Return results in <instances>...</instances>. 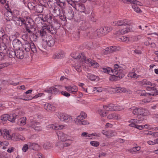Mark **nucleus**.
I'll return each instance as SVG.
<instances>
[{
  "instance_id": "1",
  "label": "nucleus",
  "mask_w": 158,
  "mask_h": 158,
  "mask_svg": "<svg viewBox=\"0 0 158 158\" xmlns=\"http://www.w3.org/2000/svg\"><path fill=\"white\" fill-rule=\"evenodd\" d=\"M56 32V27L52 25L44 26L34 35V36L36 37L35 38V41L37 39V38H38L43 41L46 42L49 46H53L54 44L55 41L52 36L48 33L55 35Z\"/></svg>"
},
{
  "instance_id": "2",
  "label": "nucleus",
  "mask_w": 158,
  "mask_h": 158,
  "mask_svg": "<svg viewBox=\"0 0 158 158\" xmlns=\"http://www.w3.org/2000/svg\"><path fill=\"white\" fill-rule=\"evenodd\" d=\"M124 69L121 64H115L114 69H112L109 67L102 68L100 69L102 72L111 75L110 79L112 81H116L123 77L124 76Z\"/></svg>"
},
{
  "instance_id": "3",
  "label": "nucleus",
  "mask_w": 158,
  "mask_h": 158,
  "mask_svg": "<svg viewBox=\"0 0 158 158\" xmlns=\"http://www.w3.org/2000/svg\"><path fill=\"white\" fill-rule=\"evenodd\" d=\"M131 20L127 19H121L117 21H115L111 23V25L114 26H126L127 25L128 27L121 30H120L115 32V34L117 36H119L121 35L124 34L131 31V28L130 27L132 24Z\"/></svg>"
},
{
  "instance_id": "4",
  "label": "nucleus",
  "mask_w": 158,
  "mask_h": 158,
  "mask_svg": "<svg viewBox=\"0 0 158 158\" xmlns=\"http://www.w3.org/2000/svg\"><path fill=\"white\" fill-rule=\"evenodd\" d=\"M71 55L72 57L74 59H81V61H84L87 64H90L94 68L98 67L99 66V64L95 61L92 60L91 59L86 58L83 52H80L78 51H75L73 52Z\"/></svg>"
},
{
  "instance_id": "5",
  "label": "nucleus",
  "mask_w": 158,
  "mask_h": 158,
  "mask_svg": "<svg viewBox=\"0 0 158 158\" xmlns=\"http://www.w3.org/2000/svg\"><path fill=\"white\" fill-rule=\"evenodd\" d=\"M129 110L130 111H131L134 114L138 115L146 116L148 114V110L143 108H138L134 106L129 108Z\"/></svg>"
},
{
  "instance_id": "6",
  "label": "nucleus",
  "mask_w": 158,
  "mask_h": 158,
  "mask_svg": "<svg viewBox=\"0 0 158 158\" xmlns=\"http://www.w3.org/2000/svg\"><path fill=\"white\" fill-rule=\"evenodd\" d=\"M100 48L101 47L96 44H94L93 42H85L81 46H80L79 48L80 49H100Z\"/></svg>"
},
{
  "instance_id": "7",
  "label": "nucleus",
  "mask_w": 158,
  "mask_h": 158,
  "mask_svg": "<svg viewBox=\"0 0 158 158\" xmlns=\"http://www.w3.org/2000/svg\"><path fill=\"white\" fill-rule=\"evenodd\" d=\"M74 7L77 10L81 12L84 13L86 15H89L91 12L89 8H86L85 5L81 3L75 4Z\"/></svg>"
},
{
  "instance_id": "8",
  "label": "nucleus",
  "mask_w": 158,
  "mask_h": 158,
  "mask_svg": "<svg viewBox=\"0 0 158 158\" xmlns=\"http://www.w3.org/2000/svg\"><path fill=\"white\" fill-rule=\"evenodd\" d=\"M18 115L15 114H10L9 115L7 114H3L0 117V119L2 120L6 121L7 120L12 122H14Z\"/></svg>"
},
{
  "instance_id": "9",
  "label": "nucleus",
  "mask_w": 158,
  "mask_h": 158,
  "mask_svg": "<svg viewBox=\"0 0 158 158\" xmlns=\"http://www.w3.org/2000/svg\"><path fill=\"white\" fill-rule=\"evenodd\" d=\"M58 117L61 121L66 123H71L73 120L72 117L66 114L60 113Z\"/></svg>"
},
{
  "instance_id": "10",
  "label": "nucleus",
  "mask_w": 158,
  "mask_h": 158,
  "mask_svg": "<svg viewBox=\"0 0 158 158\" xmlns=\"http://www.w3.org/2000/svg\"><path fill=\"white\" fill-rule=\"evenodd\" d=\"M62 13L64 14L67 19H71L73 17L74 13L73 9L70 7H66L64 10H63Z\"/></svg>"
},
{
  "instance_id": "11",
  "label": "nucleus",
  "mask_w": 158,
  "mask_h": 158,
  "mask_svg": "<svg viewBox=\"0 0 158 158\" xmlns=\"http://www.w3.org/2000/svg\"><path fill=\"white\" fill-rule=\"evenodd\" d=\"M59 141L61 142H64L67 140H70V137L68 135L66 134L63 132L58 131L56 132Z\"/></svg>"
},
{
  "instance_id": "12",
  "label": "nucleus",
  "mask_w": 158,
  "mask_h": 158,
  "mask_svg": "<svg viewBox=\"0 0 158 158\" xmlns=\"http://www.w3.org/2000/svg\"><path fill=\"white\" fill-rule=\"evenodd\" d=\"M110 91L113 93H126L128 92V90L125 88H122L119 85L113 86L110 89Z\"/></svg>"
},
{
  "instance_id": "13",
  "label": "nucleus",
  "mask_w": 158,
  "mask_h": 158,
  "mask_svg": "<svg viewBox=\"0 0 158 158\" xmlns=\"http://www.w3.org/2000/svg\"><path fill=\"white\" fill-rule=\"evenodd\" d=\"M34 22L33 20L31 18L28 21V23L25 26V28L26 31L29 34H32L33 33L32 30L34 27Z\"/></svg>"
},
{
  "instance_id": "14",
  "label": "nucleus",
  "mask_w": 158,
  "mask_h": 158,
  "mask_svg": "<svg viewBox=\"0 0 158 158\" xmlns=\"http://www.w3.org/2000/svg\"><path fill=\"white\" fill-rule=\"evenodd\" d=\"M142 85L146 87L148 90L149 91L153 89L155 86V85L152 84L150 81H149L146 79H144L141 81Z\"/></svg>"
},
{
  "instance_id": "15",
  "label": "nucleus",
  "mask_w": 158,
  "mask_h": 158,
  "mask_svg": "<svg viewBox=\"0 0 158 158\" xmlns=\"http://www.w3.org/2000/svg\"><path fill=\"white\" fill-rule=\"evenodd\" d=\"M54 19L51 14H48L43 15L41 19L44 22H47L51 24L54 21Z\"/></svg>"
},
{
  "instance_id": "16",
  "label": "nucleus",
  "mask_w": 158,
  "mask_h": 158,
  "mask_svg": "<svg viewBox=\"0 0 158 158\" xmlns=\"http://www.w3.org/2000/svg\"><path fill=\"white\" fill-rule=\"evenodd\" d=\"M56 86L58 87V88H56L55 87H52L45 90V91L46 92L49 94H60L59 89H60L61 88H62L63 87L57 86Z\"/></svg>"
},
{
  "instance_id": "17",
  "label": "nucleus",
  "mask_w": 158,
  "mask_h": 158,
  "mask_svg": "<svg viewBox=\"0 0 158 158\" xmlns=\"http://www.w3.org/2000/svg\"><path fill=\"white\" fill-rule=\"evenodd\" d=\"M86 114L84 112H81L80 114L75 118V123L77 125H79L83 119L86 117Z\"/></svg>"
},
{
  "instance_id": "18",
  "label": "nucleus",
  "mask_w": 158,
  "mask_h": 158,
  "mask_svg": "<svg viewBox=\"0 0 158 158\" xmlns=\"http://www.w3.org/2000/svg\"><path fill=\"white\" fill-rule=\"evenodd\" d=\"M112 30V27H101L98 31V33H100L103 35H105L110 32Z\"/></svg>"
},
{
  "instance_id": "19",
  "label": "nucleus",
  "mask_w": 158,
  "mask_h": 158,
  "mask_svg": "<svg viewBox=\"0 0 158 158\" xmlns=\"http://www.w3.org/2000/svg\"><path fill=\"white\" fill-rule=\"evenodd\" d=\"M13 45L14 49H20L22 48L23 44L22 42L17 39H15L13 40Z\"/></svg>"
},
{
  "instance_id": "20",
  "label": "nucleus",
  "mask_w": 158,
  "mask_h": 158,
  "mask_svg": "<svg viewBox=\"0 0 158 158\" xmlns=\"http://www.w3.org/2000/svg\"><path fill=\"white\" fill-rule=\"evenodd\" d=\"M65 89L70 93L74 94L76 93L78 89L77 87L74 85H69L65 86Z\"/></svg>"
},
{
  "instance_id": "21",
  "label": "nucleus",
  "mask_w": 158,
  "mask_h": 158,
  "mask_svg": "<svg viewBox=\"0 0 158 158\" xmlns=\"http://www.w3.org/2000/svg\"><path fill=\"white\" fill-rule=\"evenodd\" d=\"M90 27V24L88 21L83 20L80 22V28L82 30H85Z\"/></svg>"
},
{
  "instance_id": "22",
  "label": "nucleus",
  "mask_w": 158,
  "mask_h": 158,
  "mask_svg": "<svg viewBox=\"0 0 158 158\" xmlns=\"http://www.w3.org/2000/svg\"><path fill=\"white\" fill-rule=\"evenodd\" d=\"M144 118H143L142 119H132L129 121V122L130 123L129 126L131 127H135L137 124L140 123L141 121Z\"/></svg>"
},
{
  "instance_id": "23",
  "label": "nucleus",
  "mask_w": 158,
  "mask_h": 158,
  "mask_svg": "<svg viewBox=\"0 0 158 158\" xmlns=\"http://www.w3.org/2000/svg\"><path fill=\"white\" fill-rule=\"evenodd\" d=\"M2 135L4 138L7 140H10L11 139V136L10 134V132L9 130L6 129H3L1 131Z\"/></svg>"
},
{
  "instance_id": "24",
  "label": "nucleus",
  "mask_w": 158,
  "mask_h": 158,
  "mask_svg": "<svg viewBox=\"0 0 158 158\" xmlns=\"http://www.w3.org/2000/svg\"><path fill=\"white\" fill-rule=\"evenodd\" d=\"M64 56V52L62 51H60L55 53L53 56L52 58L54 59H59L63 58Z\"/></svg>"
},
{
  "instance_id": "25",
  "label": "nucleus",
  "mask_w": 158,
  "mask_h": 158,
  "mask_svg": "<svg viewBox=\"0 0 158 158\" xmlns=\"http://www.w3.org/2000/svg\"><path fill=\"white\" fill-rule=\"evenodd\" d=\"M26 17H24V18L22 17H16L15 18V20L16 24L20 26L21 27L23 26V23L24 22H25V20L26 19Z\"/></svg>"
},
{
  "instance_id": "26",
  "label": "nucleus",
  "mask_w": 158,
  "mask_h": 158,
  "mask_svg": "<svg viewBox=\"0 0 158 158\" xmlns=\"http://www.w3.org/2000/svg\"><path fill=\"white\" fill-rule=\"evenodd\" d=\"M101 132L103 134L108 137H112L115 135V133L113 131H107L105 130H103Z\"/></svg>"
},
{
  "instance_id": "27",
  "label": "nucleus",
  "mask_w": 158,
  "mask_h": 158,
  "mask_svg": "<svg viewBox=\"0 0 158 158\" xmlns=\"http://www.w3.org/2000/svg\"><path fill=\"white\" fill-rule=\"evenodd\" d=\"M44 95V94L43 93H38L36 95H35L33 97H32V96H30L28 97H26L24 98H20V99H23L25 101H28L29 100H31L33 98L35 99L38 98V97H40L43 95Z\"/></svg>"
},
{
  "instance_id": "28",
  "label": "nucleus",
  "mask_w": 158,
  "mask_h": 158,
  "mask_svg": "<svg viewBox=\"0 0 158 158\" xmlns=\"http://www.w3.org/2000/svg\"><path fill=\"white\" fill-rule=\"evenodd\" d=\"M16 57L20 59H23L24 56L23 50H15Z\"/></svg>"
},
{
  "instance_id": "29",
  "label": "nucleus",
  "mask_w": 158,
  "mask_h": 158,
  "mask_svg": "<svg viewBox=\"0 0 158 158\" xmlns=\"http://www.w3.org/2000/svg\"><path fill=\"white\" fill-rule=\"evenodd\" d=\"M29 146L30 149L34 150H37L40 148V145L37 143H29Z\"/></svg>"
},
{
  "instance_id": "30",
  "label": "nucleus",
  "mask_w": 158,
  "mask_h": 158,
  "mask_svg": "<svg viewBox=\"0 0 158 158\" xmlns=\"http://www.w3.org/2000/svg\"><path fill=\"white\" fill-rule=\"evenodd\" d=\"M43 105L44 109L48 111H53L55 109V107L50 104L45 103Z\"/></svg>"
},
{
  "instance_id": "31",
  "label": "nucleus",
  "mask_w": 158,
  "mask_h": 158,
  "mask_svg": "<svg viewBox=\"0 0 158 158\" xmlns=\"http://www.w3.org/2000/svg\"><path fill=\"white\" fill-rule=\"evenodd\" d=\"M36 2V1H33V2H28L27 4L28 8L30 10H35L37 5Z\"/></svg>"
},
{
  "instance_id": "32",
  "label": "nucleus",
  "mask_w": 158,
  "mask_h": 158,
  "mask_svg": "<svg viewBox=\"0 0 158 158\" xmlns=\"http://www.w3.org/2000/svg\"><path fill=\"white\" fill-rule=\"evenodd\" d=\"M44 6L41 4H38L36 5L35 10L38 13H41L43 12L44 10L43 6Z\"/></svg>"
},
{
  "instance_id": "33",
  "label": "nucleus",
  "mask_w": 158,
  "mask_h": 158,
  "mask_svg": "<svg viewBox=\"0 0 158 158\" xmlns=\"http://www.w3.org/2000/svg\"><path fill=\"white\" fill-rule=\"evenodd\" d=\"M52 13L55 17L58 16L60 15V10L58 7H56L53 10Z\"/></svg>"
},
{
  "instance_id": "34",
  "label": "nucleus",
  "mask_w": 158,
  "mask_h": 158,
  "mask_svg": "<svg viewBox=\"0 0 158 158\" xmlns=\"http://www.w3.org/2000/svg\"><path fill=\"white\" fill-rule=\"evenodd\" d=\"M114 106V104L112 103L103 106V108L106 110H113Z\"/></svg>"
},
{
  "instance_id": "35",
  "label": "nucleus",
  "mask_w": 158,
  "mask_h": 158,
  "mask_svg": "<svg viewBox=\"0 0 158 158\" xmlns=\"http://www.w3.org/2000/svg\"><path fill=\"white\" fill-rule=\"evenodd\" d=\"M26 117H23L19 119L18 122V124L21 126L25 125L26 123Z\"/></svg>"
},
{
  "instance_id": "36",
  "label": "nucleus",
  "mask_w": 158,
  "mask_h": 158,
  "mask_svg": "<svg viewBox=\"0 0 158 158\" xmlns=\"http://www.w3.org/2000/svg\"><path fill=\"white\" fill-rule=\"evenodd\" d=\"M1 39L2 41V43H5L8 44H9V41H10V37L9 36H8L6 34L2 37Z\"/></svg>"
},
{
  "instance_id": "37",
  "label": "nucleus",
  "mask_w": 158,
  "mask_h": 158,
  "mask_svg": "<svg viewBox=\"0 0 158 158\" xmlns=\"http://www.w3.org/2000/svg\"><path fill=\"white\" fill-rule=\"evenodd\" d=\"M4 15L7 21H10L12 20L13 12L9 13L8 11H6Z\"/></svg>"
},
{
  "instance_id": "38",
  "label": "nucleus",
  "mask_w": 158,
  "mask_h": 158,
  "mask_svg": "<svg viewBox=\"0 0 158 158\" xmlns=\"http://www.w3.org/2000/svg\"><path fill=\"white\" fill-rule=\"evenodd\" d=\"M6 52L7 54L9 53L8 56L10 58H14L16 56L15 50H7Z\"/></svg>"
},
{
  "instance_id": "39",
  "label": "nucleus",
  "mask_w": 158,
  "mask_h": 158,
  "mask_svg": "<svg viewBox=\"0 0 158 158\" xmlns=\"http://www.w3.org/2000/svg\"><path fill=\"white\" fill-rule=\"evenodd\" d=\"M127 76L129 77L137 78L139 77V75L136 74L134 71H132L129 73L127 75Z\"/></svg>"
},
{
  "instance_id": "40",
  "label": "nucleus",
  "mask_w": 158,
  "mask_h": 158,
  "mask_svg": "<svg viewBox=\"0 0 158 158\" xmlns=\"http://www.w3.org/2000/svg\"><path fill=\"white\" fill-rule=\"evenodd\" d=\"M43 147L46 149H49L53 147V145L51 143L47 142L44 143L43 145Z\"/></svg>"
},
{
  "instance_id": "41",
  "label": "nucleus",
  "mask_w": 158,
  "mask_h": 158,
  "mask_svg": "<svg viewBox=\"0 0 158 158\" xmlns=\"http://www.w3.org/2000/svg\"><path fill=\"white\" fill-rule=\"evenodd\" d=\"M121 48L118 46H111L106 47L103 48L102 49H120Z\"/></svg>"
},
{
  "instance_id": "42",
  "label": "nucleus",
  "mask_w": 158,
  "mask_h": 158,
  "mask_svg": "<svg viewBox=\"0 0 158 158\" xmlns=\"http://www.w3.org/2000/svg\"><path fill=\"white\" fill-rule=\"evenodd\" d=\"M82 90L89 94H93V91L92 90V87H89L88 88H85L84 87L82 88Z\"/></svg>"
},
{
  "instance_id": "43",
  "label": "nucleus",
  "mask_w": 158,
  "mask_h": 158,
  "mask_svg": "<svg viewBox=\"0 0 158 158\" xmlns=\"http://www.w3.org/2000/svg\"><path fill=\"white\" fill-rule=\"evenodd\" d=\"M139 93L140 94V96H154L155 95L154 94H150L147 93H146L145 92V91L144 90H142L141 91H140Z\"/></svg>"
},
{
  "instance_id": "44",
  "label": "nucleus",
  "mask_w": 158,
  "mask_h": 158,
  "mask_svg": "<svg viewBox=\"0 0 158 158\" xmlns=\"http://www.w3.org/2000/svg\"><path fill=\"white\" fill-rule=\"evenodd\" d=\"M132 8L134 10L138 13H141L142 11L139 7L136 5L133 4L132 5Z\"/></svg>"
},
{
  "instance_id": "45",
  "label": "nucleus",
  "mask_w": 158,
  "mask_h": 158,
  "mask_svg": "<svg viewBox=\"0 0 158 158\" xmlns=\"http://www.w3.org/2000/svg\"><path fill=\"white\" fill-rule=\"evenodd\" d=\"M124 109V107L122 106L116 105L114 104V111H119L122 110Z\"/></svg>"
},
{
  "instance_id": "46",
  "label": "nucleus",
  "mask_w": 158,
  "mask_h": 158,
  "mask_svg": "<svg viewBox=\"0 0 158 158\" xmlns=\"http://www.w3.org/2000/svg\"><path fill=\"white\" fill-rule=\"evenodd\" d=\"M6 54V50H0V60L4 59Z\"/></svg>"
},
{
  "instance_id": "47",
  "label": "nucleus",
  "mask_w": 158,
  "mask_h": 158,
  "mask_svg": "<svg viewBox=\"0 0 158 158\" xmlns=\"http://www.w3.org/2000/svg\"><path fill=\"white\" fill-rule=\"evenodd\" d=\"M87 78L91 81H95L97 79V77L90 73H88L87 75Z\"/></svg>"
},
{
  "instance_id": "48",
  "label": "nucleus",
  "mask_w": 158,
  "mask_h": 158,
  "mask_svg": "<svg viewBox=\"0 0 158 158\" xmlns=\"http://www.w3.org/2000/svg\"><path fill=\"white\" fill-rule=\"evenodd\" d=\"M56 3L57 4V5L60 7L62 11L63 10H64V9L65 7V3L62 2H60V1H58L56 2Z\"/></svg>"
},
{
  "instance_id": "49",
  "label": "nucleus",
  "mask_w": 158,
  "mask_h": 158,
  "mask_svg": "<svg viewBox=\"0 0 158 158\" xmlns=\"http://www.w3.org/2000/svg\"><path fill=\"white\" fill-rule=\"evenodd\" d=\"M140 149V147L139 146H136L130 150V152L131 153H134L135 152L139 151Z\"/></svg>"
},
{
  "instance_id": "50",
  "label": "nucleus",
  "mask_w": 158,
  "mask_h": 158,
  "mask_svg": "<svg viewBox=\"0 0 158 158\" xmlns=\"http://www.w3.org/2000/svg\"><path fill=\"white\" fill-rule=\"evenodd\" d=\"M30 43L27 41H25L24 44H23L22 48H24V49H30Z\"/></svg>"
},
{
  "instance_id": "51",
  "label": "nucleus",
  "mask_w": 158,
  "mask_h": 158,
  "mask_svg": "<svg viewBox=\"0 0 158 158\" xmlns=\"http://www.w3.org/2000/svg\"><path fill=\"white\" fill-rule=\"evenodd\" d=\"M40 124L39 123L37 122L35 120H31L30 123V126L34 128L37 125H39Z\"/></svg>"
},
{
  "instance_id": "52",
  "label": "nucleus",
  "mask_w": 158,
  "mask_h": 158,
  "mask_svg": "<svg viewBox=\"0 0 158 158\" xmlns=\"http://www.w3.org/2000/svg\"><path fill=\"white\" fill-rule=\"evenodd\" d=\"M40 4L42 5L44 7L47 6L48 4V0H37Z\"/></svg>"
},
{
  "instance_id": "53",
  "label": "nucleus",
  "mask_w": 158,
  "mask_h": 158,
  "mask_svg": "<svg viewBox=\"0 0 158 158\" xmlns=\"http://www.w3.org/2000/svg\"><path fill=\"white\" fill-rule=\"evenodd\" d=\"M104 90V89L102 87H95L92 88V90L93 92L94 91H97L98 92H101Z\"/></svg>"
},
{
  "instance_id": "54",
  "label": "nucleus",
  "mask_w": 158,
  "mask_h": 158,
  "mask_svg": "<svg viewBox=\"0 0 158 158\" xmlns=\"http://www.w3.org/2000/svg\"><path fill=\"white\" fill-rule=\"evenodd\" d=\"M66 126L65 125H58L56 124V130H61L65 128Z\"/></svg>"
},
{
  "instance_id": "55",
  "label": "nucleus",
  "mask_w": 158,
  "mask_h": 158,
  "mask_svg": "<svg viewBox=\"0 0 158 158\" xmlns=\"http://www.w3.org/2000/svg\"><path fill=\"white\" fill-rule=\"evenodd\" d=\"M98 113L101 116L105 117L106 116L107 113L106 111H104L102 110H98Z\"/></svg>"
},
{
  "instance_id": "56",
  "label": "nucleus",
  "mask_w": 158,
  "mask_h": 158,
  "mask_svg": "<svg viewBox=\"0 0 158 158\" xmlns=\"http://www.w3.org/2000/svg\"><path fill=\"white\" fill-rule=\"evenodd\" d=\"M29 143L28 144H24L22 148V151L23 152H27L29 149Z\"/></svg>"
},
{
  "instance_id": "57",
  "label": "nucleus",
  "mask_w": 158,
  "mask_h": 158,
  "mask_svg": "<svg viewBox=\"0 0 158 158\" xmlns=\"http://www.w3.org/2000/svg\"><path fill=\"white\" fill-rule=\"evenodd\" d=\"M18 136V134L16 133L13 134L11 136V139H11L14 141H18V138H17Z\"/></svg>"
},
{
  "instance_id": "58",
  "label": "nucleus",
  "mask_w": 158,
  "mask_h": 158,
  "mask_svg": "<svg viewBox=\"0 0 158 158\" xmlns=\"http://www.w3.org/2000/svg\"><path fill=\"white\" fill-rule=\"evenodd\" d=\"M63 142H58L56 143V146L60 149L63 148L64 146V144L62 143Z\"/></svg>"
},
{
  "instance_id": "59",
  "label": "nucleus",
  "mask_w": 158,
  "mask_h": 158,
  "mask_svg": "<svg viewBox=\"0 0 158 158\" xmlns=\"http://www.w3.org/2000/svg\"><path fill=\"white\" fill-rule=\"evenodd\" d=\"M119 38L122 41L126 43H128L130 40L129 39L125 36H122Z\"/></svg>"
},
{
  "instance_id": "60",
  "label": "nucleus",
  "mask_w": 158,
  "mask_h": 158,
  "mask_svg": "<svg viewBox=\"0 0 158 158\" xmlns=\"http://www.w3.org/2000/svg\"><path fill=\"white\" fill-rule=\"evenodd\" d=\"M131 3L133 4L136 5L137 6L138 5L140 6L142 5V3L141 2L136 0H132Z\"/></svg>"
},
{
  "instance_id": "61",
  "label": "nucleus",
  "mask_w": 158,
  "mask_h": 158,
  "mask_svg": "<svg viewBox=\"0 0 158 158\" xmlns=\"http://www.w3.org/2000/svg\"><path fill=\"white\" fill-rule=\"evenodd\" d=\"M8 44L1 43L0 44V49H6L7 45Z\"/></svg>"
},
{
  "instance_id": "62",
  "label": "nucleus",
  "mask_w": 158,
  "mask_h": 158,
  "mask_svg": "<svg viewBox=\"0 0 158 158\" xmlns=\"http://www.w3.org/2000/svg\"><path fill=\"white\" fill-rule=\"evenodd\" d=\"M47 128L48 130L54 129L56 130V124H51L48 125L47 126Z\"/></svg>"
},
{
  "instance_id": "63",
  "label": "nucleus",
  "mask_w": 158,
  "mask_h": 158,
  "mask_svg": "<svg viewBox=\"0 0 158 158\" xmlns=\"http://www.w3.org/2000/svg\"><path fill=\"white\" fill-rule=\"evenodd\" d=\"M90 144L94 147H98L99 145V142L97 141H92L90 142Z\"/></svg>"
},
{
  "instance_id": "64",
  "label": "nucleus",
  "mask_w": 158,
  "mask_h": 158,
  "mask_svg": "<svg viewBox=\"0 0 158 158\" xmlns=\"http://www.w3.org/2000/svg\"><path fill=\"white\" fill-rule=\"evenodd\" d=\"M74 69L79 72H80L81 71V66L80 65H77L74 66Z\"/></svg>"
}]
</instances>
